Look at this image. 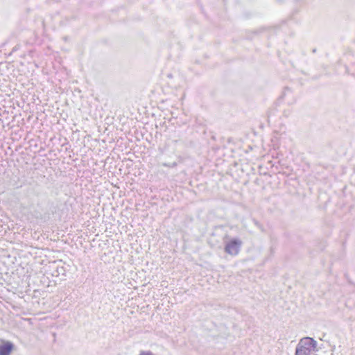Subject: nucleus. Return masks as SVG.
<instances>
[{
    "instance_id": "nucleus-1",
    "label": "nucleus",
    "mask_w": 355,
    "mask_h": 355,
    "mask_svg": "<svg viewBox=\"0 0 355 355\" xmlns=\"http://www.w3.org/2000/svg\"><path fill=\"white\" fill-rule=\"evenodd\" d=\"M311 342L309 338H304L300 340L296 349V355H309Z\"/></svg>"
},
{
    "instance_id": "nucleus-2",
    "label": "nucleus",
    "mask_w": 355,
    "mask_h": 355,
    "mask_svg": "<svg viewBox=\"0 0 355 355\" xmlns=\"http://www.w3.org/2000/svg\"><path fill=\"white\" fill-rule=\"evenodd\" d=\"M241 242L236 240H232L225 246V251L231 255H236L239 253Z\"/></svg>"
},
{
    "instance_id": "nucleus-3",
    "label": "nucleus",
    "mask_w": 355,
    "mask_h": 355,
    "mask_svg": "<svg viewBox=\"0 0 355 355\" xmlns=\"http://www.w3.org/2000/svg\"><path fill=\"white\" fill-rule=\"evenodd\" d=\"M13 349V345L8 341H4L0 345V355H10Z\"/></svg>"
},
{
    "instance_id": "nucleus-4",
    "label": "nucleus",
    "mask_w": 355,
    "mask_h": 355,
    "mask_svg": "<svg viewBox=\"0 0 355 355\" xmlns=\"http://www.w3.org/2000/svg\"><path fill=\"white\" fill-rule=\"evenodd\" d=\"M312 342V350H315V345H316V341H315L313 338L311 340Z\"/></svg>"
},
{
    "instance_id": "nucleus-5",
    "label": "nucleus",
    "mask_w": 355,
    "mask_h": 355,
    "mask_svg": "<svg viewBox=\"0 0 355 355\" xmlns=\"http://www.w3.org/2000/svg\"><path fill=\"white\" fill-rule=\"evenodd\" d=\"M139 355H153V354L149 352H141Z\"/></svg>"
}]
</instances>
